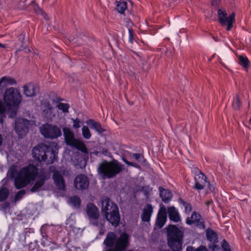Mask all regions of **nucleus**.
Here are the masks:
<instances>
[{
  "instance_id": "obj_1",
  "label": "nucleus",
  "mask_w": 251,
  "mask_h": 251,
  "mask_svg": "<svg viewBox=\"0 0 251 251\" xmlns=\"http://www.w3.org/2000/svg\"><path fill=\"white\" fill-rule=\"evenodd\" d=\"M50 174L44 170L38 171L33 165L23 168L15 179V185L17 189H21L35 180L30 191L34 193L45 190V181L50 178Z\"/></svg>"
},
{
  "instance_id": "obj_2",
  "label": "nucleus",
  "mask_w": 251,
  "mask_h": 251,
  "mask_svg": "<svg viewBox=\"0 0 251 251\" xmlns=\"http://www.w3.org/2000/svg\"><path fill=\"white\" fill-rule=\"evenodd\" d=\"M4 101L6 105L4 107L2 103L0 102V123H3L2 117L8 114L10 118L15 117L22 97L19 91L16 88L11 87L4 93Z\"/></svg>"
},
{
  "instance_id": "obj_3",
  "label": "nucleus",
  "mask_w": 251,
  "mask_h": 251,
  "mask_svg": "<svg viewBox=\"0 0 251 251\" xmlns=\"http://www.w3.org/2000/svg\"><path fill=\"white\" fill-rule=\"evenodd\" d=\"M32 156L38 161H44L47 164H51L56 158V152L50 147L42 143L36 145L33 148Z\"/></svg>"
},
{
  "instance_id": "obj_4",
  "label": "nucleus",
  "mask_w": 251,
  "mask_h": 251,
  "mask_svg": "<svg viewBox=\"0 0 251 251\" xmlns=\"http://www.w3.org/2000/svg\"><path fill=\"white\" fill-rule=\"evenodd\" d=\"M124 166L116 160L103 161L99 165L98 172L103 178H111L122 172Z\"/></svg>"
},
{
  "instance_id": "obj_5",
  "label": "nucleus",
  "mask_w": 251,
  "mask_h": 251,
  "mask_svg": "<svg viewBox=\"0 0 251 251\" xmlns=\"http://www.w3.org/2000/svg\"><path fill=\"white\" fill-rule=\"evenodd\" d=\"M102 213H104L106 220L112 225H118L120 218L117 205L109 199L105 198L102 201Z\"/></svg>"
},
{
  "instance_id": "obj_6",
  "label": "nucleus",
  "mask_w": 251,
  "mask_h": 251,
  "mask_svg": "<svg viewBox=\"0 0 251 251\" xmlns=\"http://www.w3.org/2000/svg\"><path fill=\"white\" fill-rule=\"evenodd\" d=\"M168 244L173 251H180L182 248V232L174 225L167 227Z\"/></svg>"
},
{
  "instance_id": "obj_7",
  "label": "nucleus",
  "mask_w": 251,
  "mask_h": 251,
  "mask_svg": "<svg viewBox=\"0 0 251 251\" xmlns=\"http://www.w3.org/2000/svg\"><path fill=\"white\" fill-rule=\"evenodd\" d=\"M65 140L68 145L76 148L82 152L87 153V149L83 141L75 138L73 132L69 128L65 127L63 129Z\"/></svg>"
},
{
  "instance_id": "obj_8",
  "label": "nucleus",
  "mask_w": 251,
  "mask_h": 251,
  "mask_svg": "<svg viewBox=\"0 0 251 251\" xmlns=\"http://www.w3.org/2000/svg\"><path fill=\"white\" fill-rule=\"evenodd\" d=\"M86 213L92 225L99 227L103 226V220L99 219L100 213L95 205L92 203L87 204Z\"/></svg>"
},
{
  "instance_id": "obj_9",
  "label": "nucleus",
  "mask_w": 251,
  "mask_h": 251,
  "mask_svg": "<svg viewBox=\"0 0 251 251\" xmlns=\"http://www.w3.org/2000/svg\"><path fill=\"white\" fill-rule=\"evenodd\" d=\"M41 133L45 137L50 139L57 138L61 135V130L55 125L46 124L40 128Z\"/></svg>"
},
{
  "instance_id": "obj_10",
  "label": "nucleus",
  "mask_w": 251,
  "mask_h": 251,
  "mask_svg": "<svg viewBox=\"0 0 251 251\" xmlns=\"http://www.w3.org/2000/svg\"><path fill=\"white\" fill-rule=\"evenodd\" d=\"M218 15L220 23L223 26L226 25V30H230L235 22V13H232L227 17L226 10L223 8H219L218 10Z\"/></svg>"
},
{
  "instance_id": "obj_11",
  "label": "nucleus",
  "mask_w": 251,
  "mask_h": 251,
  "mask_svg": "<svg viewBox=\"0 0 251 251\" xmlns=\"http://www.w3.org/2000/svg\"><path fill=\"white\" fill-rule=\"evenodd\" d=\"M29 121L23 119H17L15 121V128L16 132L21 138L25 136L28 131Z\"/></svg>"
},
{
  "instance_id": "obj_12",
  "label": "nucleus",
  "mask_w": 251,
  "mask_h": 251,
  "mask_svg": "<svg viewBox=\"0 0 251 251\" xmlns=\"http://www.w3.org/2000/svg\"><path fill=\"white\" fill-rule=\"evenodd\" d=\"M128 239L129 236L127 234H122L116 241L114 249H109L107 251H124L128 245Z\"/></svg>"
},
{
  "instance_id": "obj_13",
  "label": "nucleus",
  "mask_w": 251,
  "mask_h": 251,
  "mask_svg": "<svg viewBox=\"0 0 251 251\" xmlns=\"http://www.w3.org/2000/svg\"><path fill=\"white\" fill-rule=\"evenodd\" d=\"M89 185V180L84 175H79L76 176L74 180V185L78 190L87 189Z\"/></svg>"
},
{
  "instance_id": "obj_14",
  "label": "nucleus",
  "mask_w": 251,
  "mask_h": 251,
  "mask_svg": "<svg viewBox=\"0 0 251 251\" xmlns=\"http://www.w3.org/2000/svg\"><path fill=\"white\" fill-rule=\"evenodd\" d=\"M206 237L208 240L213 244L208 245L209 248L212 251L218 250L219 247L215 245L218 242V237L216 232L212 229H208L206 231Z\"/></svg>"
},
{
  "instance_id": "obj_15",
  "label": "nucleus",
  "mask_w": 251,
  "mask_h": 251,
  "mask_svg": "<svg viewBox=\"0 0 251 251\" xmlns=\"http://www.w3.org/2000/svg\"><path fill=\"white\" fill-rule=\"evenodd\" d=\"M186 223L188 225L195 224L201 228H204L203 220L201 218V215L196 212L193 213L190 219L188 218Z\"/></svg>"
},
{
  "instance_id": "obj_16",
  "label": "nucleus",
  "mask_w": 251,
  "mask_h": 251,
  "mask_svg": "<svg viewBox=\"0 0 251 251\" xmlns=\"http://www.w3.org/2000/svg\"><path fill=\"white\" fill-rule=\"evenodd\" d=\"M167 220V214L165 208L162 207L159 210L156 221L155 223L156 226L159 228L163 226Z\"/></svg>"
},
{
  "instance_id": "obj_17",
  "label": "nucleus",
  "mask_w": 251,
  "mask_h": 251,
  "mask_svg": "<svg viewBox=\"0 0 251 251\" xmlns=\"http://www.w3.org/2000/svg\"><path fill=\"white\" fill-rule=\"evenodd\" d=\"M53 179L57 188L63 190L65 188V182L63 176L58 171H54Z\"/></svg>"
},
{
  "instance_id": "obj_18",
  "label": "nucleus",
  "mask_w": 251,
  "mask_h": 251,
  "mask_svg": "<svg viewBox=\"0 0 251 251\" xmlns=\"http://www.w3.org/2000/svg\"><path fill=\"white\" fill-rule=\"evenodd\" d=\"M24 93L26 97H33L37 92V87L33 84L29 83L24 86Z\"/></svg>"
},
{
  "instance_id": "obj_19",
  "label": "nucleus",
  "mask_w": 251,
  "mask_h": 251,
  "mask_svg": "<svg viewBox=\"0 0 251 251\" xmlns=\"http://www.w3.org/2000/svg\"><path fill=\"white\" fill-rule=\"evenodd\" d=\"M153 208L151 204H147L144 207L141 216L142 219L144 222H149L152 213Z\"/></svg>"
},
{
  "instance_id": "obj_20",
  "label": "nucleus",
  "mask_w": 251,
  "mask_h": 251,
  "mask_svg": "<svg viewBox=\"0 0 251 251\" xmlns=\"http://www.w3.org/2000/svg\"><path fill=\"white\" fill-rule=\"evenodd\" d=\"M168 213L170 219L174 222H178L180 220V217L178 211L175 207L172 206L168 209Z\"/></svg>"
},
{
  "instance_id": "obj_21",
  "label": "nucleus",
  "mask_w": 251,
  "mask_h": 251,
  "mask_svg": "<svg viewBox=\"0 0 251 251\" xmlns=\"http://www.w3.org/2000/svg\"><path fill=\"white\" fill-rule=\"evenodd\" d=\"M15 80L9 76H3L0 79V89L16 84Z\"/></svg>"
},
{
  "instance_id": "obj_22",
  "label": "nucleus",
  "mask_w": 251,
  "mask_h": 251,
  "mask_svg": "<svg viewBox=\"0 0 251 251\" xmlns=\"http://www.w3.org/2000/svg\"><path fill=\"white\" fill-rule=\"evenodd\" d=\"M160 196L164 202H168L172 198V193L169 190H166L161 187H159Z\"/></svg>"
},
{
  "instance_id": "obj_23",
  "label": "nucleus",
  "mask_w": 251,
  "mask_h": 251,
  "mask_svg": "<svg viewBox=\"0 0 251 251\" xmlns=\"http://www.w3.org/2000/svg\"><path fill=\"white\" fill-rule=\"evenodd\" d=\"M86 123L90 126V128L95 129L99 133H101L104 131L100 123L95 122L93 120L89 119L87 121Z\"/></svg>"
},
{
  "instance_id": "obj_24",
  "label": "nucleus",
  "mask_w": 251,
  "mask_h": 251,
  "mask_svg": "<svg viewBox=\"0 0 251 251\" xmlns=\"http://www.w3.org/2000/svg\"><path fill=\"white\" fill-rule=\"evenodd\" d=\"M115 242V234L113 232L108 233L106 239L104 240V244L109 247H112Z\"/></svg>"
},
{
  "instance_id": "obj_25",
  "label": "nucleus",
  "mask_w": 251,
  "mask_h": 251,
  "mask_svg": "<svg viewBox=\"0 0 251 251\" xmlns=\"http://www.w3.org/2000/svg\"><path fill=\"white\" fill-rule=\"evenodd\" d=\"M117 3L116 9L118 12L123 14L127 8V4L126 0H116Z\"/></svg>"
},
{
  "instance_id": "obj_26",
  "label": "nucleus",
  "mask_w": 251,
  "mask_h": 251,
  "mask_svg": "<svg viewBox=\"0 0 251 251\" xmlns=\"http://www.w3.org/2000/svg\"><path fill=\"white\" fill-rule=\"evenodd\" d=\"M69 202L71 205L78 208L80 205L81 201L77 196H73L69 199Z\"/></svg>"
},
{
  "instance_id": "obj_27",
  "label": "nucleus",
  "mask_w": 251,
  "mask_h": 251,
  "mask_svg": "<svg viewBox=\"0 0 251 251\" xmlns=\"http://www.w3.org/2000/svg\"><path fill=\"white\" fill-rule=\"evenodd\" d=\"M240 64L246 70L249 67L250 61L246 56L240 55L239 56Z\"/></svg>"
},
{
  "instance_id": "obj_28",
  "label": "nucleus",
  "mask_w": 251,
  "mask_h": 251,
  "mask_svg": "<svg viewBox=\"0 0 251 251\" xmlns=\"http://www.w3.org/2000/svg\"><path fill=\"white\" fill-rule=\"evenodd\" d=\"M9 195V190L6 187H1L0 189V201L6 200Z\"/></svg>"
},
{
  "instance_id": "obj_29",
  "label": "nucleus",
  "mask_w": 251,
  "mask_h": 251,
  "mask_svg": "<svg viewBox=\"0 0 251 251\" xmlns=\"http://www.w3.org/2000/svg\"><path fill=\"white\" fill-rule=\"evenodd\" d=\"M206 179V177L201 172L198 174L195 177V182L201 183L204 184H206L207 183Z\"/></svg>"
},
{
  "instance_id": "obj_30",
  "label": "nucleus",
  "mask_w": 251,
  "mask_h": 251,
  "mask_svg": "<svg viewBox=\"0 0 251 251\" xmlns=\"http://www.w3.org/2000/svg\"><path fill=\"white\" fill-rule=\"evenodd\" d=\"M82 134L83 137L86 139H89L91 137V134L89 128L87 126H83L82 128Z\"/></svg>"
},
{
  "instance_id": "obj_31",
  "label": "nucleus",
  "mask_w": 251,
  "mask_h": 251,
  "mask_svg": "<svg viewBox=\"0 0 251 251\" xmlns=\"http://www.w3.org/2000/svg\"><path fill=\"white\" fill-rule=\"evenodd\" d=\"M240 105L241 102L239 96L238 95H236L233 99V101L232 104V107L235 110H238L239 109Z\"/></svg>"
},
{
  "instance_id": "obj_32",
  "label": "nucleus",
  "mask_w": 251,
  "mask_h": 251,
  "mask_svg": "<svg viewBox=\"0 0 251 251\" xmlns=\"http://www.w3.org/2000/svg\"><path fill=\"white\" fill-rule=\"evenodd\" d=\"M70 106L67 103L59 102L57 105V107L64 113H68V109Z\"/></svg>"
},
{
  "instance_id": "obj_33",
  "label": "nucleus",
  "mask_w": 251,
  "mask_h": 251,
  "mask_svg": "<svg viewBox=\"0 0 251 251\" xmlns=\"http://www.w3.org/2000/svg\"><path fill=\"white\" fill-rule=\"evenodd\" d=\"M186 251H208V250L204 246H200L198 249H195L192 247H188Z\"/></svg>"
},
{
  "instance_id": "obj_34",
  "label": "nucleus",
  "mask_w": 251,
  "mask_h": 251,
  "mask_svg": "<svg viewBox=\"0 0 251 251\" xmlns=\"http://www.w3.org/2000/svg\"><path fill=\"white\" fill-rule=\"evenodd\" d=\"M25 191L24 190L19 191L15 195V201H17L21 200L22 197L25 195Z\"/></svg>"
},
{
  "instance_id": "obj_35",
  "label": "nucleus",
  "mask_w": 251,
  "mask_h": 251,
  "mask_svg": "<svg viewBox=\"0 0 251 251\" xmlns=\"http://www.w3.org/2000/svg\"><path fill=\"white\" fill-rule=\"evenodd\" d=\"M72 121H73V127L75 129H77L78 128H79L80 127V120L78 119V118H76L75 119H72Z\"/></svg>"
},
{
  "instance_id": "obj_36",
  "label": "nucleus",
  "mask_w": 251,
  "mask_h": 251,
  "mask_svg": "<svg viewBox=\"0 0 251 251\" xmlns=\"http://www.w3.org/2000/svg\"><path fill=\"white\" fill-rule=\"evenodd\" d=\"M46 109L44 110V112L46 111L48 116H51L52 114L53 108L50 104H47L46 105Z\"/></svg>"
},
{
  "instance_id": "obj_37",
  "label": "nucleus",
  "mask_w": 251,
  "mask_h": 251,
  "mask_svg": "<svg viewBox=\"0 0 251 251\" xmlns=\"http://www.w3.org/2000/svg\"><path fill=\"white\" fill-rule=\"evenodd\" d=\"M222 247L224 250V251H231L229 245H228V243L225 240H224L222 242Z\"/></svg>"
},
{
  "instance_id": "obj_38",
  "label": "nucleus",
  "mask_w": 251,
  "mask_h": 251,
  "mask_svg": "<svg viewBox=\"0 0 251 251\" xmlns=\"http://www.w3.org/2000/svg\"><path fill=\"white\" fill-rule=\"evenodd\" d=\"M128 32H129V41L131 44H132L133 41L134 40V33H133V30L131 28H129Z\"/></svg>"
},
{
  "instance_id": "obj_39",
  "label": "nucleus",
  "mask_w": 251,
  "mask_h": 251,
  "mask_svg": "<svg viewBox=\"0 0 251 251\" xmlns=\"http://www.w3.org/2000/svg\"><path fill=\"white\" fill-rule=\"evenodd\" d=\"M206 184L199 183L198 182H195V187L199 190H201L203 189V188L205 186Z\"/></svg>"
},
{
  "instance_id": "obj_40",
  "label": "nucleus",
  "mask_w": 251,
  "mask_h": 251,
  "mask_svg": "<svg viewBox=\"0 0 251 251\" xmlns=\"http://www.w3.org/2000/svg\"><path fill=\"white\" fill-rule=\"evenodd\" d=\"M206 184L199 183L198 182H195V187L199 190H201L203 189V188L205 186Z\"/></svg>"
},
{
  "instance_id": "obj_41",
  "label": "nucleus",
  "mask_w": 251,
  "mask_h": 251,
  "mask_svg": "<svg viewBox=\"0 0 251 251\" xmlns=\"http://www.w3.org/2000/svg\"><path fill=\"white\" fill-rule=\"evenodd\" d=\"M122 159L128 166L135 167L136 168H137L138 167V165L136 163L128 161L126 159H125L124 158H123Z\"/></svg>"
},
{
  "instance_id": "obj_42",
  "label": "nucleus",
  "mask_w": 251,
  "mask_h": 251,
  "mask_svg": "<svg viewBox=\"0 0 251 251\" xmlns=\"http://www.w3.org/2000/svg\"><path fill=\"white\" fill-rule=\"evenodd\" d=\"M130 157L134 158L135 160L139 161L140 159L142 158V155L140 153H133L130 154Z\"/></svg>"
},
{
  "instance_id": "obj_43",
  "label": "nucleus",
  "mask_w": 251,
  "mask_h": 251,
  "mask_svg": "<svg viewBox=\"0 0 251 251\" xmlns=\"http://www.w3.org/2000/svg\"><path fill=\"white\" fill-rule=\"evenodd\" d=\"M184 205H185V211L187 212H190L192 210V207L190 204L184 203Z\"/></svg>"
},
{
  "instance_id": "obj_44",
  "label": "nucleus",
  "mask_w": 251,
  "mask_h": 251,
  "mask_svg": "<svg viewBox=\"0 0 251 251\" xmlns=\"http://www.w3.org/2000/svg\"><path fill=\"white\" fill-rule=\"evenodd\" d=\"M251 152L249 151H247V152L245 154V159L247 160V163H249L250 162V156Z\"/></svg>"
},
{
  "instance_id": "obj_45",
  "label": "nucleus",
  "mask_w": 251,
  "mask_h": 251,
  "mask_svg": "<svg viewBox=\"0 0 251 251\" xmlns=\"http://www.w3.org/2000/svg\"><path fill=\"white\" fill-rule=\"evenodd\" d=\"M101 152L103 154H104L105 156H108L110 154V152L105 149H102Z\"/></svg>"
},
{
  "instance_id": "obj_46",
  "label": "nucleus",
  "mask_w": 251,
  "mask_h": 251,
  "mask_svg": "<svg viewBox=\"0 0 251 251\" xmlns=\"http://www.w3.org/2000/svg\"><path fill=\"white\" fill-rule=\"evenodd\" d=\"M18 38L19 40H20L22 42H23V41L25 39V34L23 33L21 34L18 36Z\"/></svg>"
},
{
  "instance_id": "obj_47",
  "label": "nucleus",
  "mask_w": 251,
  "mask_h": 251,
  "mask_svg": "<svg viewBox=\"0 0 251 251\" xmlns=\"http://www.w3.org/2000/svg\"><path fill=\"white\" fill-rule=\"evenodd\" d=\"M9 206V202H5L2 205V208L3 209H5L7 208H8Z\"/></svg>"
},
{
  "instance_id": "obj_48",
  "label": "nucleus",
  "mask_w": 251,
  "mask_h": 251,
  "mask_svg": "<svg viewBox=\"0 0 251 251\" xmlns=\"http://www.w3.org/2000/svg\"><path fill=\"white\" fill-rule=\"evenodd\" d=\"M207 184H208V187H209V190L211 191H214V187L213 186H211V185L209 184V183L207 182Z\"/></svg>"
},
{
  "instance_id": "obj_49",
  "label": "nucleus",
  "mask_w": 251,
  "mask_h": 251,
  "mask_svg": "<svg viewBox=\"0 0 251 251\" xmlns=\"http://www.w3.org/2000/svg\"><path fill=\"white\" fill-rule=\"evenodd\" d=\"M3 139L1 134H0V146L2 143Z\"/></svg>"
},
{
  "instance_id": "obj_50",
  "label": "nucleus",
  "mask_w": 251,
  "mask_h": 251,
  "mask_svg": "<svg viewBox=\"0 0 251 251\" xmlns=\"http://www.w3.org/2000/svg\"><path fill=\"white\" fill-rule=\"evenodd\" d=\"M213 202L212 201H209L206 202V204L207 206H209L210 204H211Z\"/></svg>"
},
{
  "instance_id": "obj_51",
  "label": "nucleus",
  "mask_w": 251,
  "mask_h": 251,
  "mask_svg": "<svg viewBox=\"0 0 251 251\" xmlns=\"http://www.w3.org/2000/svg\"><path fill=\"white\" fill-rule=\"evenodd\" d=\"M6 45L0 43V48H6Z\"/></svg>"
},
{
  "instance_id": "obj_52",
  "label": "nucleus",
  "mask_w": 251,
  "mask_h": 251,
  "mask_svg": "<svg viewBox=\"0 0 251 251\" xmlns=\"http://www.w3.org/2000/svg\"><path fill=\"white\" fill-rule=\"evenodd\" d=\"M53 169H54V167H51L50 168V171H52Z\"/></svg>"
},
{
  "instance_id": "obj_53",
  "label": "nucleus",
  "mask_w": 251,
  "mask_h": 251,
  "mask_svg": "<svg viewBox=\"0 0 251 251\" xmlns=\"http://www.w3.org/2000/svg\"><path fill=\"white\" fill-rule=\"evenodd\" d=\"M212 4L213 5H214L215 4V2H214V1H212Z\"/></svg>"
},
{
  "instance_id": "obj_54",
  "label": "nucleus",
  "mask_w": 251,
  "mask_h": 251,
  "mask_svg": "<svg viewBox=\"0 0 251 251\" xmlns=\"http://www.w3.org/2000/svg\"><path fill=\"white\" fill-rule=\"evenodd\" d=\"M25 49L26 50V51H28V52L30 51V50L29 49Z\"/></svg>"
},
{
  "instance_id": "obj_55",
  "label": "nucleus",
  "mask_w": 251,
  "mask_h": 251,
  "mask_svg": "<svg viewBox=\"0 0 251 251\" xmlns=\"http://www.w3.org/2000/svg\"><path fill=\"white\" fill-rule=\"evenodd\" d=\"M251 121V118L249 119V122Z\"/></svg>"
}]
</instances>
